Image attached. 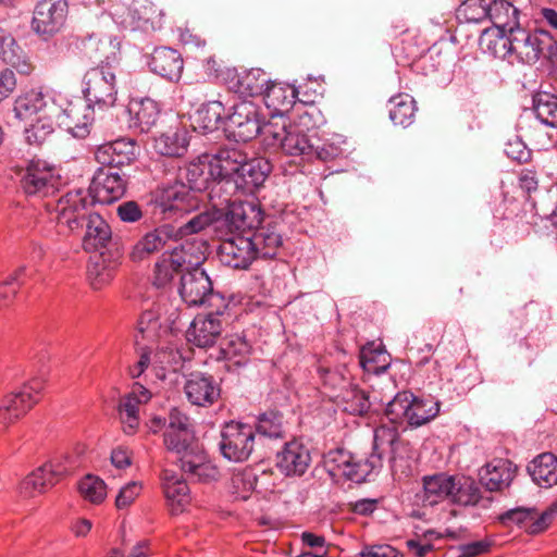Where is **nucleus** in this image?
<instances>
[{
	"label": "nucleus",
	"mask_w": 557,
	"mask_h": 557,
	"mask_svg": "<svg viewBox=\"0 0 557 557\" xmlns=\"http://www.w3.org/2000/svg\"><path fill=\"white\" fill-rule=\"evenodd\" d=\"M359 363L366 372L377 375L389 368L391 356L381 344L370 342L361 348Z\"/></svg>",
	"instance_id": "a19ab883"
},
{
	"label": "nucleus",
	"mask_w": 557,
	"mask_h": 557,
	"mask_svg": "<svg viewBox=\"0 0 557 557\" xmlns=\"http://www.w3.org/2000/svg\"><path fill=\"white\" fill-rule=\"evenodd\" d=\"M207 245L205 242L184 243L165 252L154 265L153 285L165 287L184 267L199 265L205 260Z\"/></svg>",
	"instance_id": "0eeeda50"
},
{
	"label": "nucleus",
	"mask_w": 557,
	"mask_h": 557,
	"mask_svg": "<svg viewBox=\"0 0 557 557\" xmlns=\"http://www.w3.org/2000/svg\"><path fill=\"white\" fill-rule=\"evenodd\" d=\"M255 438L252 425L238 421L226 422L221 430V455L233 462L246 461L253 451Z\"/></svg>",
	"instance_id": "1a4fd4ad"
},
{
	"label": "nucleus",
	"mask_w": 557,
	"mask_h": 557,
	"mask_svg": "<svg viewBox=\"0 0 557 557\" xmlns=\"http://www.w3.org/2000/svg\"><path fill=\"white\" fill-rule=\"evenodd\" d=\"M129 113L131 126L147 133L156 125L160 115V108L154 100L144 98L131 103Z\"/></svg>",
	"instance_id": "58836bf2"
},
{
	"label": "nucleus",
	"mask_w": 557,
	"mask_h": 557,
	"mask_svg": "<svg viewBox=\"0 0 557 557\" xmlns=\"http://www.w3.org/2000/svg\"><path fill=\"white\" fill-rule=\"evenodd\" d=\"M184 393L191 405L209 407L219 399L221 388L212 375L194 372L185 381Z\"/></svg>",
	"instance_id": "412c9836"
},
{
	"label": "nucleus",
	"mask_w": 557,
	"mask_h": 557,
	"mask_svg": "<svg viewBox=\"0 0 557 557\" xmlns=\"http://www.w3.org/2000/svg\"><path fill=\"white\" fill-rule=\"evenodd\" d=\"M92 203L87 190L67 191L55 202H47L46 210L50 222L55 223L57 232L66 235L83 226L87 218V209Z\"/></svg>",
	"instance_id": "20e7f679"
},
{
	"label": "nucleus",
	"mask_w": 557,
	"mask_h": 557,
	"mask_svg": "<svg viewBox=\"0 0 557 557\" xmlns=\"http://www.w3.org/2000/svg\"><path fill=\"white\" fill-rule=\"evenodd\" d=\"M226 127L236 141H249L257 135L263 137L265 123L259 120L257 107L250 101H240L233 106V112L226 116Z\"/></svg>",
	"instance_id": "4468645a"
},
{
	"label": "nucleus",
	"mask_w": 557,
	"mask_h": 557,
	"mask_svg": "<svg viewBox=\"0 0 557 557\" xmlns=\"http://www.w3.org/2000/svg\"><path fill=\"white\" fill-rule=\"evenodd\" d=\"M219 468L213 463L211 459L200 463L195 470H191L186 474L187 479L191 482L198 483H210L219 479Z\"/></svg>",
	"instance_id": "0e129e2a"
},
{
	"label": "nucleus",
	"mask_w": 557,
	"mask_h": 557,
	"mask_svg": "<svg viewBox=\"0 0 557 557\" xmlns=\"http://www.w3.org/2000/svg\"><path fill=\"white\" fill-rule=\"evenodd\" d=\"M143 491V484L139 481H131L119 491L115 498V506L117 509L129 507Z\"/></svg>",
	"instance_id": "338daca9"
},
{
	"label": "nucleus",
	"mask_w": 557,
	"mask_h": 557,
	"mask_svg": "<svg viewBox=\"0 0 557 557\" xmlns=\"http://www.w3.org/2000/svg\"><path fill=\"white\" fill-rule=\"evenodd\" d=\"M423 506H435L444 500L459 506H475L481 499V488L470 476L445 472L422 478Z\"/></svg>",
	"instance_id": "f03ea898"
},
{
	"label": "nucleus",
	"mask_w": 557,
	"mask_h": 557,
	"mask_svg": "<svg viewBox=\"0 0 557 557\" xmlns=\"http://www.w3.org/2000/svg\"><path fill=\"white\" fill-rule=\"evenodd\" d=\"M270 171L271 165L267 160L262 158L247 160L246 158L234 185L245 193H253L255 189L262 186Z\"/></svg>",
	"instance_id": "7c9ffc66"
},
{
	"label": "nucleus",
	"mask_w": 557,
	"mask_h": 557,
	"mask_svg": "<svg viewBox=\"0 0 557 557\" xmlns=\"http://www.w3.org/2000/svg\"><path fill=\"white\" fill-rule=\"evenodd\" d=\"M516 472L517 467L510 460L496 458L482 468L480 482L491 492L503 491L510 486Z\"/></svg>",
	"instance_id": "393cba45"
},
{
	"label": "nucleus",
	"mask_w": 557,
	"mask_h": 557,
	"mask_svg": "<svg viewBox=\"0 0 557 557\" xmlns=\"http://www.w3.org/2000/svg\"><path fill=\"white\" fill-rule=\"evenodd\" d=\"M500 40L504 47H508L510 54L527 64L535 63L542 57V45L550 42L546 30L537 29L532 33L521 27L510 29V34L500 37Z\"/></svg>",
	"instance_id": "f8f14e48"
},
{
	"label": "nucleus",
	"mask_w": 557,
	"mask_h": 557,
	"mask_svg": "<svg viewBox=\"0 0 557 557\" xmlns=\"http://www.w3.org/2000/svg\"><path fill=\"white\" fill-rule=\"evenodd\" d=\"M533 482L541 487L557 485V456L543 453L536 456L527 467Z\"/></svg>",
	"instance_id": "c9c22d12"
},
{
	"label": "nucleus",
	"mask_w": 557,
	"mask_h": 557,
	"mask_svg": "<svg viewBox=\"0 0 557 557\" xmlns=\"http://www.w3.org/2000/svg\"><path fill=\"white\" fill-rule=\"evenodd\" d=\"M84 53L91 60H98L99 65H111L119 54V42L110 36L89 35L82 41Z\"/></svg>",
	"instance_id": "473e14b6"
},
{
	"label": "nucleus",
	"mask_w": 557,
	"mask_h": 557,
	"mask_svg": "<svg viewBox=\"0 0 557 557\" xmlns=\"http://www.w3.org/2000/svg\"><path fill=\"white\" fill-rule=\"evenodd\" d=\"M82 92L86 101L100 108L113 107L116 102V79L111 65H97L89 69L82 82Z\"/></svg>",
	"instance_id": "6e6552de"
},
{
	"label": "nucleus",
	"mask_w": 557,
	"mask_h": 557,
	"mask_svg": "<svg viewBox=\"0 0 557 557\" xmlns=\"http://www.w3.org/2000/svg\"><path fill=\"white\" fill-rule=\"evenodd\" d=\"M132 24L144 30L156 29L161 26L162 14L151 2H134L129 8Z\"/></svg>",
	"instance_id": "a18cd8bd"
},
{
	"label": "nucleus",
	"mask_w": 557,
	"mask_h": 557,
	"mask_svg": "<svg viewBox=\"0 0 557 557\" xmlns=\"http://www.w3.org/2000/svg\"><path fill=\"white\" fill-rule=\"evenodd\" d=\"M216 313L197 314L186 331V339L198 348L213 347L223 332V322Z\"/></svg>",
	"instance_id": "a211bd4d"
},
{
	"label": "nucleus",
	"mask_w": 557,
	"mask_h": 557,
	"mask_svg": "<svg viewBox=\"0 0 557 557\" xmlns=\"http://www.w3.org/2000/svg\"><path fill=\"white\" fill-rule=\"evenodd\" d=\"M150 70L159 76L177 82L184 70V61L181 53L169 47H158L151 53Z\"/></svg>",
	"instance_id": "bb28decb"
},
{
	"label": "nucleus",
	"mask_w": 557,
	"mask_h": 557,
	"mask_svg": "<svg viewBox=\"0 0 557 557\" xmlns=\"http://www.w3.org/2000/svg\"><path fill=\"white\" fill-rule=\"evenodd\" d=\"M312 114L308 111L298 115L297 120L290 122L285 116H275L265 122L263 141L267 146L281 148L288 156H313V143L308 132L314 124H311Z\"/></svg>",
	"instance_id": "f257e3e1"
},
{
	"label": "nucleus",
	"mask_w": 557,
	"mask_h": 557,
	"mask_svg": "<svg viewBox=\"0 0 557 557\" xmlns=\"http://www.w3.org/2000/svg\"><path fill=\"white\" fill-rule=\"evenodd\" d=\"M60 184L61 177L55 169L41 160L29 162L21 178V187L25 194L41 198L53 196Z\"/></svg>",
	"instance_id": "ddd939ff"
},
{
	"label": "nucleus",
	"mask_w": 557,
	"mask_h": 557,
	"mask_svg": "<svg viewBox=\"0 0 557 557\" xmlns=\"http://www.w3.org/2000/svg\"><path fill=\"white\" fill-rule=\"evenodd\" d=\"M154 209L164 219H176L198 208L199 199L184 183L158 188L153 198Z\"/></svg>",
	"instance_id": "9d476101"
},
{
	"label": "nucleus",
	"mask_w": 557,
	"mask_h": 557,
	"mask_svg": "<svg viewBox=\"0 0 557 557\" xmlns=\"http://www.w3.org/2000/svg\"><path fill=\"white\" fill-rule=\"evenodd\" d=\"M208 459H210L209 455L199 443L194 444L193 447L178 456L181 469L185 474H188Z\"/></svg>",
	"instance_id": "e2e57ef3"
},
{
	"label": "nucleus",
	"mask_w": 557,
	"mask_h": 557,
	"mask_svg": "<svg viewBox=\"0 0 557 557\" xmlns=\"http://www.w3.org/2000/svg\"><path fill=\"white\" fill-rule=\"evenodd\" d=\"M226 79L228 89L240 97L262 96L269 83L267 73L260 69L228 71Z\"/></svg>",
	"instance_id": "b1692460"
},
{
	"label": "nucleus",
	"mask_w": 557,
	"mask_h": 557,
	"mask_svg": "<svg viewBox=\"0 0 557 557\" xmlns=\"http://www.w3.org/2000/svg\"><path fill=\"white\" fill-rule=\"evenodd\" d=\"M53 122L50 116H44L32 123L29 127L25 128V140L29 145H42L47 138L53 133Z\"/></svg>",
	"instance_id": "680f3d73"
},
{
	"label": "nucleus",
	"mask_w": 557,
	"mask_h": 557,
	"mask_svg": "<svg viewBox=\"0 0 557 557\" xmlns=\"http://www.w3.org/2000/svg\"><path fill=\"white\" fill-rule=\"evenodd\" d=\"M258 478L252 469L246 468L244 470L233 473L231 478L230 492L237 498L246 500L251 492L257 487Z\"/></svg>",
	"instance_id": "864d4df0"
},
{
	"label": "nucleus",
	"mask_w": 557,
	"mask_h": 557,
	"mask_svg": "<svg viewBox=\"0 0 557 557\" xmlns=\"http://www.w3.org/2000/svg\"><path fill=\"white\" fill-rule=\"evenodd\" d=\"M267 108L273 111L271 119L275 116H284L294 104L296 99V89L284 83H268L262 95Z\"/></svg>",
	"instance_id": "2f4dec72"
},
{
	"label": "nucleus",
	"mask_w": 557,
	"mask_h": 557,
	"mask_svg": "<svg viewBox=\"0 0 557 557\" xmlns=\"http://www.w3.org/2000/svg\"><path fill=\"white\" fill-rule=\"evenodd\" d=\"M76 467L73 457L57 455L24 478L20 484V493L26 498L44 494L72 474Z\"/></svg>",
	"instance_id": "39448f33"
},
{
	"label": "nucleus",
	"mask_w": 557,
	"mask_h": 557,
	"mask_svg": "<svg viewBox=\"0 0 557 557\" xmlns=\"http://www.w3.org/2000/svg\"><path fill=\"white\" fill-rule=\"evenodd\" d=\"M188 145V132L184 127L170 128L153 140L154 151L171 158L183 157L187 152Z\"/></svg>",
	"instance_id": "72a5a7b5"
},
{
	"label": "nucleus",
	"mask_w": 557,
	"mask_h": 557,
	"mask_svg": "<svg viewBox=\"0 0 557 557\" xmlns=\"http://www.w3.org/2000/svg\"><path fill=\"white\" fill-rule=\"evenodd\" d=\"M257 258H273L282 246V236L274 227H261L249 237Z\"/></svg>",
	"instance_id": "c03bdc74"
},
{
	"label": "nucleus",
	"mask_w": 557,
	"mask_h": 557,
	"mask_svg": "<svg viewBox=\"0 0 557 557\" xmlns=\"http://www.w3.org/2000/svg\"><path fill=\"white\" fill-rule=\"evenodd\" d=\"M386 429L381 428L374 431L372 453L368 456L352 454L345 449L330 451L326 456L329 471L333 475H342L355 482H366L369 476L382 468V455L379 453V438Z\"/></svg>",
	"instance_id": "7ed1b4c3"
},
{
	"label": "nucleus",
	"mask_w": 557,
	"mask_h": 557,
	"mask_svg": "<svg viewBox=\"0 0 557 557\" xmlns=\"http://www.w3.org/2000/svg\"><path fill=\"white\" fill-rule=\"evenodd\" d=\"M178 292L188 307L203 305L212 307L214 300L223 301V297L213 292L212 282L208 274L198 265L182 274Z\"/></svg>",
	"instance_id": "9b49d317"
},
{
	"label": "nucleus",
	"mask_w": 557,
	"mask_h": 557,
	"mask_svg": "<svg viewBox=\"0 0 557 557\" xmlns=\"http://www.w3.org/2000/svg\"><path fill=\"white\" fill-rule=\"evenodd\" d=\"M163 441L165 447L170 451L175 453L177 456L188 450L190 447L194 446V444L199 443L196 440L194 431H165L163 435Z\"/></svg>",
	"instance_id": "13d9d810"
},
{
	"label": "nucleus",
	"mask_w": 557,
	"mask_h": 557,
	"mask_svg": "<svg viewBox=\"0 0 557 557\" xmlns=\"http://www.w3.org/2000/svg\"><path fill=\"white\" fill-rule=\"evenodd\" d=\"M250 351V344L244 335L239 334L226 336L220 348L221 357L224 360L233 361L236 366L245 363Z\"/></svg>",
	"instance_id": "de8ad7c7"
},
{
	"label": "nucleus",
	"mask_w": 557,
	"mask_h": 557,
	"mask_svg": "<svg viewBox=\"0 0 557 557\" xmlns=\"http://www.w3.org/2000/svg\"><path fill=\"white\" fill-rule=\"evenodd\" d=\"M67 14L66 0H40L33 11L32 29L40 36L51 37L64 27Z\"/></svg>",
	"instance_id": "2eb2a0df"
},
{
	"label": "nucleus",
	"mask_w": 557,
	"mask_h": 557,
	"mask_svg": "<svg viewBox=\"0 0 557 557\" xmlns=\"http://www.w3.org/2000/svg\"><path fill=\"white\" fill-rule=\"evenodd\" d=\"M25 269L18 268L0 282V304L8 307L13 304L24 283Z\"/></svg>",
	"instance_id": "4d7b16f0"
},
{
	"label": "nucleus",
	"mask_w": 557,
	"mask_h": 557,
	"mask_svg": "<svg viewBox=\"0 0 557 557\" xmlns=\"http://www.w3.org/2000/svg\"><path fill=\"white\" fill-rule=\"evenodd\" d=\"M255 431L270 438L283 437V414L277 411H268L258 417Z\"/></svg>",
	"instance_id": "6e6d98bb"
},
{
	"label": "nucleus",
	"mask_w": 557,
	"mask_h": 557,
	"mask_svg": "<svg viewBox=\"0 0 557 557\" xmlns=\"http://www.w3.org/2000/svg\"><path fill=\"white\" fill-rule=\"evenodd\" d=\"M127 188V180L116 171L99 168L90 185L94 200L102 205H110L121 199Z\"/></svg>",
	"instance_id": "6ab92c4d"
},
{
	"label": "nucleus",
	"mask_w": 557,
	"mask_h": 557,
	"mask_svg": "<svg viewBox=\"0 0 557 557\" xmlns=\"http://www.w3.org/2000/svg\"><path fill=\"white\" fill-rule=\"evenodd\" d=\"M45 381L34 377L0 399V432L23 418L42 397Z\"/></svg>",
	"instance_id": "423d86ee"
},
{
	"label": "nucleus",
	"mask_w": 557,
	"mask_h": 557,
	"mask_svg": "<svg viewBox=\"0 0 557 557\" xmlns=\"http://www.w3.org/2000/svg\"><path fill=\"white\" fill-rule=\"evenodd\" d=\"M163 493L173 515L183 512L190 502L186 481L178 473L164 469L161 474Z\"/></svg>",
	"instance_id": "a878e982"
},
{
	"label": "nucleus",
	"mask_w": 557,
	"mask_h": 557,
	"mask_svg": "<svg viewBox=\"0 0 557 557\" xmlns=\"http://www.w3.org/2000/svg\"><path fill=\"white\" fill-rule=\"evenodd\" d=\"M185 177L188 183L187 187L190 191L196 194L209 188V185L214 178L213 170L209 156H202L197 161L190 162L185 171Z\"/></svg>",
	"instance_id": "79ce46f5"
},
{
	"label": "nucleus",
	"mask_w": 557,
	"mask_h": 557,
	"mask_svg": "<svg viewBox=\"0 0 557 557\" xmlns=\"http://www.w3.org/2000/svg\"><path fill=\"white\" fill-rule=\"evenodd\" d=\"M151 393L139 383H135L132 391L120 399L117 412L123 432L133 435L140 424L141 407L151 399Z\"/></svg>",
	"instance_id": "dca6fc26"
},
{
	"label": "nucleus",
	"mask_w": 557,
	"mask_h": 557,
	"mask_svg": "<svg viewBox=\"0 0 557 557\" xmlns=\"http://www.w3.org/2000/svg\"><path fill=\"white\" fill-rule=\"evenodd\" d=\"M177 236L169 224L161 225L145 234L133 247L129 257L133 261H141L161 250L169 240Z\"/></svg>",
	"instance_id": "c85d7f7f"
},
{
	"label": "nucleus",
	"mask_w": 557,
	"mask_h": 557,
	"mask_svg": "<svg viewBox=\"0 0 557 557\" xmlns=\"http://www.w3.org/2000/svg\"><path fill=\"white\" fill-rule=\"evenodd\" d=\"M246 157L237 148H222L215 154L209 156L214 178L234 183Z\"/></svg>",
	"instance_id": "cd10ccee"
},
{
	"label": "nucleus",
	"mask_w": 557,
	"mask_h": 557,
	"mask_svg": "<svg viewBox=\"0 0 557 557\" xmlns=\"http://www.w3.org/2000/svg\"><path fill=\"white\" fill-rule=\"evenodd\" d=\"M488 15L487 18L505 37L506 34H510V29L519 27L518 22V10L506 0H493L488 2Z\"/></svg>",
	"instance_id": "4c0bfd02"
},
{
	"label": "nucleus",
	"mask_w": 557,
	"mask_h": 557,
	"mask_svg": "<svg viewBox=\"0 0 557 557\" xmlns=\"http://www.w3.org/2000/svg\"><path fill=\"white\" fill-rule=\"evenodd\" d=\"M213 221L214 219L211 213L207 211L200 212L193 216L185 224H183L176 233L177 235L180 234L181 236L197 234L205 230L206 227L210 226L213 223Z\"/></svg>",
	"instance_id": "774afa93"
},
{
	"label": "nucleus",
	"mask_w": 557,
	"mask_h": 557,
	"mask_svg": "<svg viewBox=\"0 0 557 557\" xmlns=\"http://www.w3.org/2000/svg\"><path fill=\"white\" fill-rule=\"evenodd\" d=\"M488 2L486 0H465L457 10L459 18L468 23H480L487 18Z\"/></svg>",
	"instance_id": "bf43d9fd"
},
{
	"label": "nucleus",
	"mask_w": 557,
	"mask_h": 557,
	"mask_svg": "<svg viewBox=\"0 0 557 557\" xmlns=\"http://www.w3.org/2000/svg\"><path fill=\"white\" fill-rule=\"evenodd\" d=\"M137 149L135 140L120 138L99 145L95 150V159L111 170L122 168L136 160Z\"/></svg>",
	"instance_id": "aec40b11"
},
{
	"label": "nucleus",
	"mask_w": 557,
	"mask_h": 557,
	"mask_svg": "<svg viewBox=\"0 0 557 557\" xmlns=\"http://www.w3.org/2000/svg\"><path fill=\"white\" fill-rule=\"evenodd\" d=\"M411 401H413V394L411 392L405 391L397 393L394 398L388 401L385 408V416L395 424L407 422Z\"/></svg>",
	"instance_id": "5fc2aeb1"
},
{
	"label": "nucleus",
	"mask_w": 557,
	"mask_h": 557,
	"mask_svg": "<svg viewBox=\"0 0 557 557\" xmlns=\"http://www.w3.org/2000/svg\"><path fill=\"white\" fill-rule=\"evenodd\" d=\"M253 247L249 237L236 235L220 244L218 256L223 264L233 269L246 270L257 259Z\"/></svg>",
	"instance_id": "f3484780"
},
{
	"label": "nucleus",
	"mask_w": 557,
	"mask_h": 557,
	"mask_svg": "<svg viewBox=\"0 0 557 557\" xmlns=\"http://www.w3.org/2000/svg\"><path fill=\"white\" fill-rule=\"evenodd\" d=\"M533 111L545 125L557 127V96L548 91H539L533 96Z\"/></svg>",
	"instance_id": "09e8293b"
},
{
	"label": "nucleus",
	"mask_w": 557,
	"mask_h": 557,
	"mask_svg": "<svg viewBox=\"0 0 557 557\" xmlns=\"http://www.w3.org/2000/svg\"><path fill=\"white\" fill-rule=\"evenodd\" d=\"M335 397L342 399L344 410L350 414L363 416L371 407L368 394L357 385L350 384L343 393L335 394Z\"/></svg>",
	"instance_id": "8fccbe9b"
},
{
	"label": "nucleus",
	"mask_w": 557,
	"mask_h": 557,
	"mask_svg": "<svg viewBox=\"0 0 557 557\" xmlns=\"http://www.w3.org/2000/svg\"><path fill=\"white\" fill-rule=\"evenodd\" d=\"M51 115L61 117V124L78 138H85L90 133L95 120L92 104L82 100L69 102L60 113Z\"/></svg>",
	"instance_id": "4be33fe9"
},
{
	"label": "nucleus",
	"mask_w": 557,
	"mask_h": 557,
	"mask_svg": "<svg viewBox=\"0 0 557 557\" xmlns=\"http://www.w3.org/2000/svg\"><path fill=\"white\" fill-rule=\"evenodd\" d=\"M111 239L112 231L108 222L98 213H89L83 237L84 249L86 251H98L106 248Z\"/></svg>",
	"instance_id": "f704fd0d"
},
{
	"label": "nucleus",
	"mask_w": 557,
	"mask_h": 557,
	"mask_svg": "<svg viewBox=\"0 0 557 557\" xmlns=\"http://www.w3.org/2000/svg\"><path fill=\"white\" fill-rule=\"evenodd\" d=\"M46 107L47 101L42 91L32 89L15 99L13 112L16 119L24 121L45 111Z\"/></svg>",
	"instance_id": "49530a36"
},
{
	"label": "nucleus",
	"mask_w": 557,
	"mask_h": 557,
	"mask_svg": "<svg viewBox=\"0 0 557 557\" xmlns=\"http://www.w3.org/2000/svg\"><path fill=\"white\" fill-rule=\"evenodd\" d=\"M227 220L236 230H252L262 222V212L253 202L234 201L228 207Z\"/></svg>",
	"instance_id": "e433bc0d"
},
{
	"label": "nucleus",
	"mask_w": 557,
	"mask_h": 557,
	"mask_svg": "<svg viewBox=\"0 0 557 557\" xmlns=\"http://www.w3.org/2000/svg\"><path fill=\"white\" fill-rule=\"evenodd\" d=\"M311 456L309 449L299 441L285 443L276 454V467L286 476H300L309 468Z\"/></svg>",
	"instance_id": "5701e85b"
},
{
	"label": "nucleus",
	"mask_w": 557,
	"mask_h": 557,
	"mask_svg": "<svg viewBox=\"0 0 557 557\" xmlns=\"http://www.w3.org/2000/svg\"><path fill=\"white\" fill-rule=\"evenodd\" d=\"M409 411L407 423L421 426L438 414L440 404L433 399H422L413 395Z\"/></svg>",
	"instance_id": "3c124183"
},
{
	"label": "nucleus",
	"mask_w": 557,
	"mask_h": 557,
	"mask_svg": "<svg viewBox=\"0 0 557 557\" xmlns=\"http://www.w3.org/2000/svg\"><path fill=\"white\" fill-rule=\"evenodd\" d=\"M225 108L222 101L211 100L203 103L195 113L194 128L202 133H211L224 121Z\"/></svg>",
	"instance_id": "ea45409f"
},
{
	"label": "nucleus",
	"mask_w": 557,
	"mask_h": 557,
	"mask_svg": "<svg viewBox=\"0 0 557 557\" xmlns=\"http://www.w3.org/2000/svg\"><path fill=\"white\" fill-rule=\"evenodd\" d=\"M500 519L517 524L529 534H539L549 525V512L539 513L534 508H513L504 512Z\"/></svg>",
	"instance_id": "c756f323"
},
{
	"label": "nucleus",
	"mask_w": 557,
	"mask_h": 557,
	"mask_svg": "<svg viewBox=\"0 0 557 557\" xmlns=\"http://www.w3.org/2000/svg\"><path fill=\"white\" fill-rule=\"evenodd\" d=\"M78 492L86 502L99 505L107 497V484L99 476L87 474L79 480Z\"/></svg>",
	"instance_id": "603ef678"
},
{
	"label": "nucleus",
	"mask_w": 557,
	"mask_h": 557,
	"mask_svg": "<svg viewBox=\"0 0 557 557\" xmlns=\"http://www.w3.org/2000/svg\"><path fill=\"white\" fill-rule=\"evenodd\" d=\"M320 379L324 387L331 392L343 393L351 383L350 376L345 368L343 369H319Z\"/></svg>",
	"instance_id": "052dcab7"
},
{
	"label": "nucleus",
	"mask_w": 557,
	"mask_h": 557,
	"mask_svg": "<svg viewBox=\"0 0 557 557\" xmlns=\"http://www.w3.org/2000/svg\"><path fill=\"white\" fill-rule=\"evenodd\" d=\"M160 322L157 313L152 310L144 311L137 321V332L143 339H152L157 336Z\"/></svg>",
	"instance_id": "69168bd1"
},
{
	"label": "nucleus",
	"mask_w": 557,
	"mask_h": 557,
	"mask_svg": "<svg viewBox=\"0 0 557 557\" xmlns=\"http://www.w3.org/2000/svg\"><path fill=\"white\" fill-rule=\"evenodd\" d=\"M389 119L395 125L403 127L410 126L416 117L417 106L412 96L408 94H398L391 97Z\"/></svg>",
	"instance_id": "37998d69"
}]
</instances>
